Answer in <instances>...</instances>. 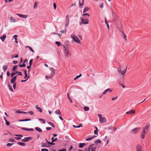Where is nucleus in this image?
Masks as SVG:
<instances>
[{"mask_svg":"<svg viewBox=\"0 0 151 151\" xmlns=\"http://www.w3.org/2000/svg\"><path fill=\"white\" fill-rule=\"evenodd\" d=\"M64 54L66 58H68L71 55V54L69 52V49L68 46H64Z\"/></svg>","mask_w":151,"mask_h":151,"instance_id":"nucleus-1","label":"nucleus"},{"mask_svg":"<svg viewBox=\"0 0 151 151\" xmlns=\"http://www.w3.org/2000/svg\"><path fill=\"white\" fill-rule=\"evenodd\" d=\"M71 38L73 39V40L78 44L80 43V41L76 35L74 34H72L70 36Z\"/></svg>","mask_w":151,"mask_h":151,"instance_id":"nucleus-2","label":"nucleus"},{"mask_svg":"<svg viewBox=\"0 0 151 151\" xmlns=\"http://www.w3.org/2000/svg\"><path fill=\"white\" fill-rule=\"evenodd\" d=\"M98 116L99 119V122L100 123H104L106 122L107 121V119L105 117H103L101 114H98Z\"/></svg>","mask_w":151,"mask_h":151,"instance_id":"nucleus-3","label":"nucleus"},{"mask_svg":"<svg viewBox=\"0 0 151 151\" xmlns=\"http://www.w3.org/2000/svg\"><path fill=\"white\" fill-rule=\"evenodd\" d=\"M50 70H51L52 71V73L51 74L50 76H45V78L47 79V78H49V79H51L54 76L55 74V70L53 68H51L50 69Z\"/></svg>","mask_w":151,"mask_h":151,"instance_id":"nucleus-4","label":"nucleus"},{"mask_svg":"<svg viewBox=\"0 0 151 151\" xmlns=\"http://www.w3.org/2000/svg\"><path fill=\"white\" fill-rule=\"evenodd\" d=\"M150 124H148L143 129V133L144 134H146L147 132V129L150 128Z\"/></svg>","mask_w":151,"mask_h":151,"instance_id":"nucleus-5","label":"nucleus"},{"mask_svg":"<svg viewBox=\"0 0 151 151\" xmlns=\"http://www.w3.org/2000/svg\"><path fill=\"white\" fill-rule=\"evenodd\" d=\"M81 19L82 23L84 24H88V23L89 20L88 19H84L83 18L81 17Z\"/></svg>","mask_w":151,"mask_h":151,"instance_id":"nucleus-6","label":"nucleus"},{"mask_svg":"<svg viewBox=\"0 0 151 151\" xmlns=\"http://www.w3.org/2000/svg\"><path fill=\"white\" fill-rule=\"evenodd\" d=\"M139 128H135L131 131V132L133 134H137L139 131Z\"/></svg>","mask_w":151,"mask_h":151,"instance_id":"nucleus-7","label":"nucleus"},{"mask_svg":"<svg viewBox=\"0 0 151 151\" xmlns=\"http://www.w3.org/2000/svg\"><path fill=\"white\" fill-rule=\"evenodd\" d=\"M136 150L137 151H142V149L141 145H137Z\"/></svg>","mask_w":151,"mask_h":151,"instance_id":"nucleus-8","label":"nucleus"},{"mask_svg":"<svg viewBox=\"0 0 151 151\" xmlns=\"http://www.w3.org/2000/svg\"><path fill=\"white\" fill-rule=\"evenodd\" d=\"M94 145L93 144H92L90 145L88 147V148H86L84 150V151H90L91 149L93 148V146Z\"/></svg>","mask_w":151,"mask_h":151,"instance_id":"nucleus-9","label":"nucleus"},{"mask_svg":"<svg viewBox=\"0 0 151 151\" xmlns=\"http://www.w3.org/2000/svg\"><path fill=\"white\" fill-rule=\"evenodd\" d=\"M135 113V110H130L129 111H127L126 112V114L128 115H132L134 114Z\"/></svg>","mask_w":151,"mask_h":151,"instance_id":"nucleus-10","label":"nucleus"},{"mask_svg":"<svg viewBox=\"0 0 151 151\" xmlns=\"http://www.w3.org/2000/svg\"><path fill=\"white\" fill-rule=\"evenodd\" d=\"M16 15L18 16L19 17H20L21 18H26L27 17V15H23L21 14H16Z\"/></svg>","mask_w":151,"mask_h":151,"instance_id":"nucleus-11","label":"nucleus"},{"mask_svg":"<svg viewBox=\"0 0 151 151\" xmlns=\"http://www.w3.org/2000/svg\"><path fill=\"white\" fill-rule=\"evenodd\" d=\"M32 139L31 137H25L24 139H22V140L24 142H26L28 141L29 140H30Z\"/></svg>","mask_w":151,"mask_h":151,"instance_id":"nucleus-12","label":"nucleus"},{"mask_svg":"<svg viewBox=\"0 0 151 151\" xmlns=\"http://www.w3.org/2000/svg\"><path fill=\"white\" fill-rule=\"evenodd\" d=\"M50 146L48 144L47 142L42 143L41 146L43 147H49Z\"/></svg>","mask_w":151,"mask_h":151,"instance_id":"nucleus-13","label":"nucleus"},{"mask_svg":"<svg viewBox=\"0 0 151 151\" xmlns=\"http://www.w3.org/2000/svg\"><path fill=\"white\" fill-rule=\"evenodd\" d=\"M21 129L23 130L30 131H33L34 130V129L32 128L28 129L26 128H22Z\"/></svg>","mask_w":151,"mask_h":151,"instance_id":"nucleus-14","label":"nucleus"},{"mask_svg":"<svg viewBox=\"0 0 151 151\" xmlns=\"http://www.w3.org/2000/svg\"><path fill=\"white\" fill-rule=\"evenodd\" d=\"M17 76L13 77L11 80V82L12 83H14L16 81L17 78Z\"/></svg>","mask_w":151,"mask_h":151,"instance_id":"nucleus-15","label":"nucleus"},{"mask_svg":"<svg viewBox=\"0 0 151 151\" xmlns=\"http://www.w3.org/2000/svg\"><path fill=\"white\" fill-rule=\"evenodd\" d=\"M55 113L61 116V114L60 111L59 109H58L55 111Z\"/></svg>","mask_w":151,"mask_h":151,"instance_id":"nucleus-16","label":"nucleus"},{"mask_svg":"<svg viewBox=\"0 0 151 151\" xmlns=\"http://www.w3.org/2000/svg\"><path fill=\"white\" fill-rule=\"evenodd\" d=\"M117 70L118 73H120L122 74V71L121 70V65H119V67L117 68Z\"/></svg>","mask_w":151,"mask_h":151,"instance_id":"nucleus-17","label":"nucleus"},{"mask_svg":"<svg viewBox=\"0 0 151 151\" xmlns=\"http://www.w3.org/2000/svg\"><path fill=\"white\" fill-rule=\"evenodd\" d=\"M110 91V92H111L112 91V90H111L109 88H108L106 90L102 93L103 95H105L107 93V92Z\"/></svg>","mask_w":151,"mask_h":151,"instance_id":"nucleus-18","label":"nucleus"},{"mask_svg":"<svg viewBox=\"0 0 151 151\" xmlns=\"http://www.w3.org/2000/svg\"><path fill=\"white\" fill-rule=\"evenodd\" d=\"M6 37V36L5 35H4L0 37V39L1 40L2 42H4Z\"/></svg>","mask_w":151,"mask_h":151,"instance_id":"nucleus-19","label":"nucleus"},{"mask_svg":"<svg viewBox=\"0 0 151 151\" xmlns=\"http://www.w3.org/2000/svg\"><path fill=\"white\" fill-rule=\"evenodd\" d=\"M89 10L90 9L89 8L86 7L83 9V13H85Z\"/></svg>","mask_w":151,"mask_h":151,"instance_id":"nucleus-20","label":"nucleus"},{"mask_svg":"<svg viewBox=\"0 0 151 151\" xmlns=\"http://www.w3.org/2000/svg\"><path fill=\"white\" fill-rule=\"evenodd\" d=\"M17 143L19 145L22 146H25L26 145L25 143H23V142H17Z\"/></svg>","mask_w":151,"mask_h":151,"instance_id":"nucleus-21","label":"nucleus"},{"mask_svg":"<svg viewBox=\"0 0 151 151\" xmlns=\"http://www.w3.org/2000/svg\"><path fill=\"white\" fill-rule=\"evenodd\" d=\"M35 129L37 131H39V132H42V130L40 128L36 127L35 128Z\"/></svg>","mask_w":151,"mask_h":151,"instance_id":"nucleus-22","label":"nucleus"},{"mask_svg":"<svg viewBox=\"0 0 151 151\" xmlns=\"http://www.w3.org/2000/svg\"><path fill=\"white\" fill-rule=\"evenodd\" d=\"M10 21L11 22H16V20L13 17H10Z\"/></svg>","mask_w":151,"mask_h":151,"instance_id":"nucleus-23","label":"nucleus"},{"mask_svg":"<svg viewBox=\"0 0 151 151\" xmlns=\"http://www.w3.org/2000/svg\"><path fill=\"white\" fill-rule=\"evenodd\" d=\"M116 129V128L114 127H108V129H112L113 131H115Z\"/></svg>","mask_w":151,"mask_h":151,"instance_id":"nucleus-24","label":"nucleus"},{"mask_svg":"<svg viewBox=\"0 0 151 151\" xmlns=\"http://www.w3.org/2000/svg\"><path fill=\"white\" fill-rule=\"evenodd\" d=\"M7 68H8L7 65H4V66H3V69L4 71H6Z\"/></svg>","mask_w":151,"mask_h":151,"instance_id":"nucleus-25","label":"nucleus"},{"mask_svg":"<svg viewBox=\"0 0 151 151\" xmlns=\"http://www.w3.org/2000/svg\"><path fill=\"white\" fill-rule=\"evenodd\" d=\"M86 145V144L85 143H80L79 147L81 148L83 147L84 145Z\"/></svg>","mask_w":151,"mask_h":151,"instance_id":"nucleus-26","label":"nucleus"},{"mask_svg":"<svg viewBox=\"0 0 151 151\" xmlns=\"http://www.w3.org/2000/svg\"><path fill=\"white\" fill-rule=\"evenodd\" d=\"M17 37L18 36L17 35H15L13 36V37L15 40V42L17 43H18V41L17 39Z\"/></svg>","mask_w":151,"mask_h":151,"instance_id":"nucleus-27","label":"nucleus"},{"mask_svg":"<svg viewBox=\"0 0 151 151\" xmlns=\"http://www.w3.org/2000/svg\"><path fill=\"white\" fill-rule=\"evenodd\" d=\"M69 20L68 19L67 20V21H66V23L65 25V29H66V28L68 26L69 24Z\"/></svg>","mask_w":151,"mask_h":151,"instance_id":"nucleus-28","label":"nucleus"},{"mask_svg":"<svg viewBox=\"0 0 151 151\" xmlns=\"http://www.w3.org/2000/svg\"><path fill=\"white\" fill-rule=\"evenodd\" d=\"M96 137V136H93V137H90V138H87L86 139V141H89V140H92L93 138H94Z\"/></svg>","mask_w":151,"mask_h":151,"instance_id":"nucleus-29","label":"nucleus"},{"mask_svg":"<svg viewBox=\"0 0 151 151\" xmlns=\"http://www.w3.org/2000/svg\"><path fill=\"white\" fill-rule=\"evenodd\" d=\"M84 110L85 111H88L89 110V108L88 106H85L84 108Z\"/></svg>","mask_w":151,"mask_h":151,"instance_id":"nucleus-30","label":"nucleus"},{"mask_svg":"<svg viewBox=\"0 0 151 151\" xmlns=\"http://www.w3.org/2000/svg\"><path fill=\"white\" fill-rule=\"evenodd\" d=\"M18 66L17 65H15L13 68L12 69V71H14L16 69H17L18 68Z\"/></svg>","mask_w":151,"mask_h":151,"instance_id":"nucleus-31","label":"nucleus"},{"mask_svg":"<svg viewBox=\"0 0 151 151\" xmlns=\"http://www.w3.org/2000/svg\"><path fill=\"white\" fill-rule=\"evenodd\" d=\"M83 1H82V2L81 3L80 1H79V6L80 8H82L83 5Z\"/></svg>","mask_w":151,"mask_h":151,"instance_id":"nucleus-32","label":"nucleus"},{"mask_svg":"<svg viewBox=\"0 0 151 151\" xmlns=\"http://www.w3.org/2000/svg\"><path fill=\"white\" fill-rule=\"evenodd\" d=\"M101 141L100 139H98L94 142L95 143L97 144H98V143H101Z\"/></svg>","mask_w":151,"mask_h":151,"instance_id":"nucleus-33","label":"nucleus"},{"mask_svg":"<svg viewBox=\"0 0 151 151\" xmlns=\"http://www.w3.org/2000/svg\"><path fill=\"white\" fill-rule=\"evenodd\" d=\"M36 108L37 109H39L40 112H42V110L41 108L38 107L37 106H36Z\"/></svg>","mask_w":151,"mask_h":151,"instance_id":"nucleus-34","label":"nucleus"},{"mask_svg":"<svg viewBox=\"0 0 151 151\" xmlns=\"http://www.w3.org/2000/svg\"><path fill=\"white\" fill-rule=\"evenodd\" d=\"M16 113H22V114H27V112H24L23 111H17L16 112Z\"/></svg>","mask_w":151,"mask_h":151,"instance_id":"nucleus-35","label":"nucleus"},{"mask_svg":"<svg viewBox=\"0 0 151 151\" xmlns=\"http://www.w3.org/2000/svg\"><path fill=\"white\" fill-rule=\"evenodd\" d=\"M105 24H106V25L107 26L108 29L109 30V24H108V23L106 21V19H105Z\"/></svg>","mask_w":151,"mask_h":151,"instance_id":"nucleus-36","label":"nucleus"},{"mask_svg":"<svg viewBox=\"0 0 151 151\" xmlns=\"http://www.w3.org/2000/svg\"><path fill=\"white\" fill-rule=\"evenodd\" d=\"M26 47H28L29 48L30 50H31L33 52H34V51L33 50L32 48L31 47H29V46H26Z\"/></svg>","mask_w":151,"mask_h":151,"instance_id":"nucleus-37","label":"nucleus"},{"mask_svg":"<svg viewBox=\"0 0 151 151\" xmlns=\"http://www.w3.org/2000/svg\"><path fill=\"white\" fill-rule=\"evenodd\" d=\"M127 67H126V69H125V70H124L122 71V75L123 76H124V74H125V73L126 72V71L127 70Z\"/></svg>","mask_w":151,"mask_h":151,"instance_id":"nucleus-38","label":"nucleus"},{"mask_svg":"<svg viewBox=\"0 0 151 151\" xmlns=\"http://www.w3.org/2000/svg\"><path fill=\"white\" fill-rule=\"evenodd\" d=\"M38 3V2H36V1L35 2V3L34 4V8L35 9V8H36V7L37 6Z\"/></svg>","mask_w":151,"mask_h":151,"instance_id":"nucleus-39","label":"nucleus"},{"mask_svg":"<svg viewBox=\"0 0 151 151\" xmlns=\"http://www.w3.org/2000/svg\"><path fill=\"white\" fill-rule=\"evenodd\" d=\"M17 73V71L15 72H12L11 74V75L12 77H13L14 76L15 74Z\"/></svg>","mask_w":151,"mask_h":151,"instance_id":"nucleus-40","label":"nucleus"},{"mask_svg":"<svg viewBox=\"0 0 151 151\" xmlns=\"http://www.w3.org/2000/svg\"><path fill=\"white\" fill-rule=\"evenodd\" d=\"M51 139L52 140V142H55V141L57 140L58 139V138H56L55 139H54L53 137H52Z\"/></svg>","mask_w":151,"mask_h":151,"instance_id":"nucleus-41","label":"nucleus"},{"mask_svg":"<svg viewBox=\"0 0 151 151\" xmlns=\"http://www.w3.org/2000/svg\"><path fill=\"white\" fill-rule=\"evenodd\" d=\"M143 132L141 134V137L142 139H144L145 137V135Z\"/></svg>","mask_w":151,"mask_h":151,"instance_id":"nucleus-42","label":"nucleus"},{"mask_svg":"<svg viewBox=\"0 0 151 151\" xmlns=\"http://www.w3.org/2000/svg\"><path fill=\"white\" fill-rule=\"evenodd\" d=\"M19 66L20 67H24L26 66V65L24 63L22 65L19 64Z\"/></svg>","mask_w":151,"mask_h":151,"instance_id":"nucleus-43","label":"nucleus"},{"mask_svg":"<svg viewBox=\"0 0 151 151\" xmlns=\"http://www.w3.org/2000/svg\"><path fill=\"white\" fill-rule=\"evenodd\" d=\"M119 83L120 85L122 86L123 88H125V86L124 85V84H123L122 83L120 82H119Z\"/></svg>","mask_w":151,"mask_h":151,"instance_id":"nucleus-44","label":"nucleus"},{"mask_svg":"<svg viewBox=\"0 0 151 151\" xmlns=\"http://www.w3.org/2000/svg\"><path fill=\"white\" fill-rule=\"evenodd\" d=\"M8 86H9V89H10V90L12 91L13 92V90L12 89V87L11 86V85L10 84H9L8 85Z\"/></svg>","mask_w":151,"mask_h":151,"instance_id":"nucleus-45","label":"nucleus"},{"mask_svg":"<svg viewBox=\"0 0 151 151\" xmlns=\"http://www.w3.org/2000/svg\"><path fill=\"white\" fill-rule=\"evenodd\" d=\"M81 76V74H80L79 76H77L76 77L74 78V80H76V79H77V78H79L80 76Z\"/></svg>","mask_w":151,"mask_h":151,"instance_id":"nucleus-46","label":"nucleus"},{"mask_svg":"<svg viewBox=\"0 0 151 151\" xmlns=\"http://www.w3.org/2000/svg\"><path fill=\"white\" fill-rule=\"evenodd\" d=\"M29 113L30 115H32L34 114V113L32 111H30L27 112Z\"/></svg>","mask_w":151,"mask_h":151,"instance_id":"nucleus-47","label":"nucleus"},{"mask_svg":"<svg viewBox=\"0 0 151 151\" xmlns=\"http://www.w3.org/2000/svg\"><path fill=\"white\" fill-rule=\"evenodd\" d=\"M48 124L50 125H51L53 127H55V126L54 125L53 123L51 122H49Z\"/></svg>","mask_w":151,"mask_h":151,"instance_id":"nucleus-48","label":"nucleus"},{"mask_svg":"<svg viewBox=\"0 0 151 151\" xmlns=\"http://www.w3.org/2000/svg\"><path fill=\"white\" fill-rule=\"evenodd\" d=\"M55 44L58 46H60V42L57 41L55 42Z\"/></svg>","mask_w":151,"mask_h":151,"instance_id":"nucleus-49","label":"nucleus"},{"mask_svg":"<svg viewBox=\"0 0 151 151\" xmlns=\"http://www.w3.org/2000/svg\"><path fill=\"white\" fill-rule=\"evenodd\" d=\"M96 148L97 147H93V148H92V149H91L92 150L91 151H96Z\"/></svg>","mask_w":151,"mask_h":151,"instance_id":"nucleus-50","label":"nucleus"},{"mask_svg":"<svg viewBox=\"0 0 151 151\" xmlns=\"http://www.w3.org/2000/svg\"><path fill=\"white\" fill-rule=\"evenodd\" d=\"M33 60V59H31L29 61V64L30 66H31L32 64Z\"/></svg>","mask_w":151,"mask_h":151,"instance_id":"nucleus-51","label":"nucleus"},{"mask_svg":"<svg viewBox=\"0 0 151 151\" xmlns=\"http://www.w3.org/2000/svg\"><path fill=\"white\" fill-rule=\"evenodd\" d=\"M83 16L84 17H85L86 16H88V17L90 16V14L88 13H85L83 14Z\"/></svg>","mask_w":151,"mask_h":151,"instance_id":"nucleus-52","label":"nucleus"},{"mask_svg":"<svg viewBox=\"0 0 151 151\" xmlns=\"http://www.w3.org/2000/svg\"><path fill=\"white\" fill-rule=\"evenodd\" d=\"M67 96H68V99L70 101V102L71 103H73V101H72V100L71 99H70V98H69L68 93L67 94Z\"/></svg>","mask_w":151,"mask_h":151,"instance_id":"nucleus-53","label":"nucleus"},{"mask_svg":"<svg viewBox=\"0 0 151 151\" xmlns=\"http://www.w3.org/2000/svg\"><path fill=\"white\" fill-rule=\"evenodd\" d=\"M14 143H8L6 145L10 147Z\"/></svg>","mask_w":151,"mask_h":151,"instance_id":"nucleus-54","label":"nucleus"},{"mask_svg":"<svg viewBox=\"0 0 151 151\" xmlns=\"http://www.w3.org/2000/svg\"><path fill=\"white\" fill-rule=\"evenodd\" d=\"M123 36L124 38L125 39V40H127V38H126L127 36H126V35H125L124 33L123 34Z\"/></svg>","mask_w":151,"mask_h":151,"instance_id":"nucleus-55","label":"nucleus"},{"mask_svg":"<svg viewBox=\"0 0 151 151\" xmlns=\"http://www.w3.org/2000/svg\"><path fill=\"white\" fill-rule=\"evenodd\" d=\"M6 124L7 125L9 126L10 124V123L7 121H6Z\"/></svg>","mask_w":151,"mask_h":151,"instance_id":"nucleus-56","label":"nucleus"},{"mask_svg":"<svg viewBox=\"0 0 151 151\" xmlns=\"http://www.w3.org/2000/svg\"><path fill=\"white\" fill-rule=\"evenodd\" d=\"M53 6H54V9H56V3H53Z\"/></svg>","mask_w":151,"mask_h":151,"instance_id":"nucleus-57","label":"nucleus"},{"mask_svg":"<svg viewBox=\"0 0 151 151\" xmlns=\"http://www.w3.org/2000/svg\"><path fill=\"white\" fill-rule=\"evenodd\" d=\"M52 129V128L51 127H47L46 128V129L47 130H51Z\"/></svg>","mask_w":151,"mask_h":151,"instance_id":"nucleus-58","label":"nucleus"},{"mask_svg":"<svg viewBox=\"0 0 151 151\" xmlns=\"http://www.w3.org/2000/svg\"><path fill=\"white\" fill-rule=\"evenodd\" d=\"M100 7L101 8H102L104 7V3H102L101 4L100 6Z\"/></svg>","mask_w":151,"mask_h":151,"instance_id":"nucleus-59","label":"nucleus"},{"mask_svg":"<svg viewBox=\"0 0 151 151\" xmlns=\"http://www.w3.org/2000/svg\"><path fill=\"white\" fill-rule=\"evenodd\" d=\"M17 73L18 74V75H19V76H22V74L21 72L17 71Z\"/></svg>","mask_w":151,"mask_h":151,"instance_id":"nucleus-60","label":"nucleus"},{"mask_svg":"<svg viewBox=\"0 0 151 151\" xmlns=\"http://www.w3.org/2000/svg\"><path fill=\"white\" fill-rule=\"evenodd\" d=\"M16 83H14L13 85V88H14V89H15L16 86Z\"/></svg>","mask_w":151,"mask_h":151,"instance_id":"nucleus-61","label":"nucleus"},{"mask_svg":"<svg viewBox=\"0 0 151 151\" xmlns=\"http://www.w3.org/2000/svg\"><path fill=\"white\" fill-rule=\"evenodd\" d=\"M66 29H65L63 31L61 30L60 32H61L62 33H63L66 32Z\"/></svg>","mask_w":151,"mask_h":151,"instance_id":"nucleus-62","label":"nucleus"},{"mask_svg":"<svg viewBox=\"0 0 151 151\" xmlns=\"http://www.w3.org/2000/svg\"><path fill=\"white\" fill-rule=\"evenodd\" d=\"M98 130H95L94 131V134H98Z\"/></svg>","mask_w":151,"mask_h":151,"instance_id":"nucleus-63","label":"nucleus"},{"mask_svg":"<svg viewBox=\"0 0 151 151\" xmlns=\"http://www.w3.org/2000/svg\"><path fill=\"white\" fill-rule=\"evenodd\" d=\"M59 151H66V149H63L62 150H59Z\"/></svg>","mask_w":151,"mask_h":151,"instance_id":"nucleus-64","label":"nucleus"}]
</instances>
